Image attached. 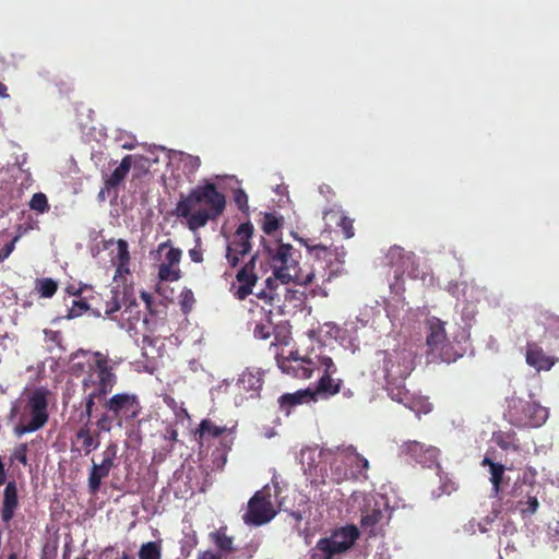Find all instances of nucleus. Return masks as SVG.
Instances as JSON below:
<instances>
[{
    "instance_id": "nucleus-42",
    "label": "nucleus",
    "mask_w": 559,
    "mask_h": 559,
    "mask_svg": "<svg viewBox=\"0 0 559 559\" xmlns=\"http://www.w3.org/2000/svg\"><path fill=\"white\" fill-rule=\"evenodd\" d=\"M314 361L317 364L316 366V369L317 368H323L324 369V372L323 374H333L336 372V367L332 360L331 357L329 356H316L314 358Z\"/></svg>"
},
{
    "instance_id": "nucleus-43",
    "label": "nucleus",
    "mask_w": 559,
    "mask_h": 559,
    "mask_svg": "<svg viewBox=\"0 0 559 559\" xmlns=\"http://www.w3.org/2000/svg\"><path fill=\"white\" fill-rule=\"evenodd\" d=\"M27 443H19L13 449V452L11 454V462L17 461L24 466L27 465Z\"/></svg>"
},
{
    "instance_id": "nucleus-40",
    "label": "nucleus",
    "mask_w": 559,
    "mask_h": 559,
    "mask_svg": "<svg viewBox=\"0 0 559 559\" xmlns=\"http://www.w3.org/2000/svg\"><path fill=\"white\" fill-rule=\"evenodd\" d=\"M90 306L84 299H74L72 301V306L69 308L68 313L66 314L67 319H74L82 316L84 312L88 310Z\"/></svg>"
},
{
    "instance_id": "nucleus-49",
    "label": "nucleus",
    "mask_w": 559,
    "mask_h": 559,
    "mask_svg": "<svg viewBox=\"0 0 559 559\" xmlns=\"http://www.w3.org/2000/svg\"><path fill=\"white\" fill-rule=\"evenodd\" d=\"M353 223H354V221L344 214V216L337 224V226H340L342 228V231H343L345 238H347V239L354 237V235H355Z\"/></svg>"
},
{
    "instance_id": "nucleus-45",
    "label": "nucleus",
    "mask_w": 559,
    "mask_h": 559,
    "mask_svg": "<svg viewBox=\"0 0 559 559\" xmlns=\"http://www.w3.org/2000/svg\"><path fill=\"white\" fill-rule=\"evenodd\" d=\"M123 307H124L123 314H127V313L129 314L127 317L128 321H132V320L138 321L140 319L139 304L134 299L129 300L128 298H126V305H123Z\"/></svg>"
},
{
    "instance_id": "nucleus-58",
    "label": "nucleus",
    "mask_w": 559,
    "mask_h": 559,
    "mask_svg": "<svg viewBox=\"0 0 559 559\" xmlns=\"http://www.w3.org/2000/svg\"><path fill=\"white\" fill-rule=\"evenodd\" d=\"M7 91H8L7 86L2 82H0V96L8 97L9 95H8Z\"/></svg>"
},
{
    "instance_id": "nucleus-48",
    "label": "nucleus",
    "mask_w": 559,
    "mask_h": 559,
    "mask_svg": "<svg viewBox=\"0 0 559 559\" xmlns=\"http://www.w3.org/2000/svg\"><path fill=\"white\" fill-rule=\"evenodd\" d=\"M344 214L345 213L340 209H329L323 212V219L328 226H330L331 223H335L337 225Z\"/></svg>"
},
{
    "instance_id": "nucleus-53",
    "label": "nucleus",
    "mask_w": 559,
    "mask_h": 559,
    "mask_svg": "<svg viewBox=\"0 0 559 559\" xmlns=\"http://www.w3.org/2000/svg\"><path fill=\"white\" fill-rule=\"evenodd\" d=\"M197 559H223V557L221 554H217V552H214L211 550H205V551H200L198 554Z\"/></svg>"
},
{
    "instance_id": "nucleus-59",
    "label": "nucleus",
    "mask_w": 559,
    "mask_h": 559,
    "mask_svg": "<svg viewBox=\"0 0 559 559\" xmlns=\"http://www.w3.org/2000/svg\"><path fill=\"white\" fill-rule=\"evenodd\" d=\"M491 464H497V463L493 462L491 459H489L487 456L481 462V465H484V466L488 465L489 466V471L491 469Z\"/></svg>"
},
{
    "instance_id": "nucleus-62",
    "label": "nucleus",
    "mask_w": 559,
    "mask_h": 559,
    "mask_svg": "<svg viewBox=\"0 0 559 559\" xmlns=\"http://www.w3.org/2000/svg\"><path fill=\"white\" fill-rule=\"evenodd\" d=\"M116 559H133V557H132L130 554H128V552L123 551V552L120 555V557H118V558H116Z\"/></svg>"
},
{
    "instance_id": "nucleus-6",
    "label": "nucleus",
    "mask_w": 559,
    "mask_h": 559,
    "mask_svg": "<svg viewBox=\"0 0 559 559\" xmlns=\"http://www.w3.org/2000/svg\"><path fill=\"white\" fill-rule=\"evenodd\" d=\"M504 418L518 428H536L547 420L548 409L534 401L511 396L508 399Z\"/></svg>"
},
{
    "instance_id": "nucleus-29",
    "label": "nucleus",
    "mask_w": 559,
    "mask_h": 559,
    "mask_svg": "<svg viewBox=\"0 0 559 559\" xmlns=\"http://www.w3.org/2000/svg\"><path fill=\"white\" fill-rule=\"evenodd\" d=\"M226 532V527H221L217 531L211 533V538L219 550L229 552L234 549V538L228 536Z\"/></svg>"
},
{
    "instance_id": "nucleus-52",
    "label": "nucleus",
    "mask_w": 559,
    "mask_h": 559,
    "mask_svg": "<svg viewBox=\"0 0 559 559\" xmlns=\"http://www.w3.org/2000/svg\"><path fill=\"white\" fill-rule=\"evenodd\" d=\"M189 257L195 263H201L203 261V251L200 245L189 250Z\"/></svg>"
},
{
    "instance_id": "nucleus-47",
    "label": "nucleus",
    "mask_w": 559,
    "mask_h": 559,
    "mask_svg": "<svg viewBox=\"0 0 559 559\" xmlns=\"http://www.w3.org/2000/svg\"><path fill=\"white\" fill-rule=\"evenodd\" d=\"M234 202L238 210L246 213L249 210L248 194L242 189H237L234 192Z\"/></svg>"
},
{
    "instance_id": "nucleus-7",
    "label": "nucleus",
    "mask_w": 559,
    "mask_h": 559,
    "mask_svg": "<svg viewBox=\"0 0 559 559\" xmlns=\"http://www.w3.org/2000/svg\"><path fill=\"white\" fill-rule=\"evenodd\" d=\"M103 407L111 412L114 418H117L118 427H122L124 423L133 421L142 411L139 396L129 392H120L106 397Z\"/></svg>"
},
{
    "instance_id": "nucleus-22",
    "label": "nucleus",
    "mask_w": 559,
    "mask_h": 559,
    "mask_svg": "<svg viewBox=\"0 0 559 559\" xmlns=\"http://www.w3.org/2000/svg\"><path fill=\"white\" fill-rule=\"evenodd\" d=\"M526 362L537 370H549L555 365V359L547 356L537 344L528 343Z\"/></svg>"
},
{
    "instance_id": "nucleus-54",
    "label": "nucleus",
    "mask_w": 559,
    "mask_h": 559,
    "mask_svg": "<svg viewBox=\"0 0 559 559\" xmlns=\"http://www.w3.org/2000/svg\"><path fill=\"white\" fill-rule=\"evenodd\" d=\"M88 362L90 361H87L86 364L85 362H80V361L79 362H73L71 365V372H72V374L78 377L81 372L85 371V367H87Z\"/></svg>"
},
{
    "instance_id": "nucleus-19",
    "label": "nucleus",
    "mask_w": 559,
    "mask_h": 559,
    "mask_svg": "<svg viewBox=\"0 0 559 559\" xmlns=\"http://www.w3.org/2000/svg\"><path fill=\"white\" fill-rule=\"evenodd\" d=\"M19 507L17 487L14 480L9 481L4 488L1 508V519L9 524Z\"/></svg>"
},
{
    "instance_id": "nucleus-9",
    "label": "nucleus",
    "mask_w": 559,
    "mask_h": 559,
    "mask_svg": "<svg viewBox=\"0 0 559 559\" xmlns=\"http://www.w3.org/2000/svg\"><path fill=\"white\" fill-rule=\"evenodd\" d=\"M444 322L432 317L427 320L428 333L426 343L431 353H438L445 362H453L462 357V354L455 352L447 337Z\"/></svg>"
},
{
    "instance_id": "nucleus-13",
    "label": "nucleus",
    "mask_w": 559,
    "mask_h": 559,
    "mask_svg": "<svg viewBox=\"0 0 559 559\" xmlns=\"http://www.w3.org/2000/svg\"><path fill=\"white\" fill-rule=\"evenodd\" d=\"M275 515L270 496L257 491L249 500L248 510L242 519L246 524L260 526L269 523Z\"/></svg>"
},
{
    "instance_id": "nucleus-56",
    "label": "nucleus",
    "mask_w": 559,
    "mask_h": 559,
    "mask_svg": "<svg viewBox=\"0 0 559 559\" xmlns=\"http://www.w3.org/2000/svg\"><path fill=\"white\" fill-rule=\"evenodd\" d=\"M294 358H302L297 352H292L288 357L283 358L281 361H287V365L294 364Z\"/></svg>"
},
{
    "instance_id": "nucleus-36",
    "label": "nucleus",
    "mask_w": 559,
    "mask_h": 559,
    "mask_svg": "<svg viewBox=\"0 0 559 559\" xmlns=\"http://www.w3.org/2000/svg\"><path fill=\"white\" fill-rule=\"evenodd\" d=\"M29 207L40 214L48 212L50 206L46 194L43 192L34 193L29 201Z\"/></svg>"
},
{
    "instance_id": "nucleus-64",
    "label": "nucleus",
    "mask_w": 559,
    "mask_h": 559,
    "mask_svg": "<svg viewBox=\"0 0 559 559\" xmlns=\"http://www.w3.org/2000/svg\"><path fill=\"white\" fill-rule=\"evenodd\" d=\"M78 356H79V353L74 354V355L72 356V360H74Z\"/></svg>"
},
{
    "instance_id": "nucleus-17",
    "label": "nucleus",
    "mask_w": 559,
    "mask_h": 559,
    "mask_svg": "<svg viewBox=\"0 0 559 559\" xmlns=\"http://www.w3.org/2000/svg\"><path fill=\"white\" fill-rule=\"evenodd\" d=\"M132 166V156L126 155L120 164L114 169L110 175H103L104 186L98 192V200L104 201L106 199V194L109 195L110 192L116 189L124 181ZM117 192H115V197Z\"/></svg>"
},
{
    "instance_id": "nucleus-57",
    "label": "nucleus",
    "mask_w": 559,
    "mask_h": 559,
    "mask_svg": "<svg viewBox=\"0 0 559 559\" xmlns=\"http://www.w3.org/2000/svg\"><path fill=\"white\" fill-rule=\"evenodd\" d=\"M0 559H19V552L11 548L7 557L4 558L2 555H0Z\"/></svg>"
},
{
    "instance_id": "nucleus-63",
    "label": "nucleus",
    "mask_w": 559,
    "mask_h": 559,
    "mask_svg": "<svg viewBox=\"0 0 559 559\" xmlns=\"http://www.w3.org/2000/svg\"><path fill=\"white\" fill-rule=\"evenodd\" d=\"M76 559H88L87 556H80V557H76Z\"/></svg>"
},
{
    "instance_id": "nucleus-50",
    "label": "nucleus",
    "mask_w": 559,
    "mask_h": 559,
    "mask_svg": "<svg viewBox=\"0 0 559 559\" xmlns=\"http://www.w3.org/2000/svg\"><path fill=\"white\" fill-rule=\"evenodd\" d=\"M515 433H508L506 437H497L496 442L502 450H518V445L513 443Z\"/></svg>"
},
{
    "instance_id": "nucleus-55",
    "label": "nucleus",
    "mask_w": 559,
    "mask_h": 559,
    "mask_svg": "<svg viewBox=\"0 0 559 559\" xmlns=\"http://www.w3.org/2000/svg\"><path fill=\"white\" fill-rule=\"evenodd\" d=\"M165 438L167 440H170V441H177V438H178V432L176 429L171 428L169 430H167V435L165 436Z\"/></svg>"
},
{
    "instance_id": "nucleus-8",
    "label": "nucleus",
    "mask_w": 559,
    "mask_h": 559,
    "mask_svg": "<svg viewBox=\"0 0 559 559\" xmlns=\"http://www.w3.org/2000/svg\"><path fill=\"white\" fill-rule=\"evenodd\" d=\"M391 514L392 511L386 503L368 500L361 510L360 527L370 537L382 536Z\"/></svg>"
},
{
    "instance_id": "nucleus-61",
    "label": "nucleus",
    "mask_w": 559,
    "mask_h": 559,
    "mask_svg": "<svg viewBox=\"0 0 559 559\" xmlns=\"http://www.w3.org/2000/svg\"><path fill=\"white\" fill-rule=\"evenodd\" d=\"M249 547H250V549H249V552H248V556H247V557H248V558H252L253 554H254V552L257 551V549H258V546H257V545H250Z\"/></svg>"
},
{
    "instance_id": "nucleus-35",
    "label": "nucleus",
    "mask_w": 559,
    "mask_h": 559,
    "mask_svg": "<svg viewBox=\"0 0 559 559\" xmlns=\"http://www.w3.org/2000/svg\"><path fill=\"white\" fill-rule=\"evenodd\" d=\"M282 224V218L277 217L274 213H265L262 219V230L266 235H272Z\"/></svg>"
},
{
    "instance_id": "nucleus-20",
    "label": "nucleus",
    "mask_w": 559,
    "mask_h": 559,
    "mask_svg": "<svg viewBox=\"0 0 559 559\" xmlns=\"http://www.w3.org/2000/svg\"><path fill=\"white\" fill-rule=\"evenodd\" d=\"M259 318L254 319L251 324H253L252 333L257 340H269L274 332V323L272 321V310H265L261 308L259 311Z\"/></svg>"
},
{
    "instance_id": "nucleus-51",
    "label": "nucleus",
    "mask_w": 559,
    "mask_h": 559,
    "mask_svg": "<svg viewBox=\"0 0 559 559\" xmlns=\"http://www.w3.org/2000/svg\"><path fill=\"white\" fill-rule=\"evenodd\" d=\"M20 236H15L10 242L5 243L4 247L0 250V263L3 262L14 250L15 242L19 240Z\"/></svg>"
},
{
    "instance_id": "nucleus-39",
    "label": "nucleus",
    "mask_w": 559,
    "mask_h": 559,
    "mask_svg": "<svg viewBox=\"0 0 559 559\" xmlns=\"http://www.w3.org/2000/svg\"><path fill=\"white\" fill-rule=\"evenodd\" d=\"M275 278L269 277L265 281L266 289H262L261 292L257 293V297L259 299H264L269 305H273L274 299L277 297V294L275 293Z\"/></svg>"
},
{
    "instance_id": "nucleus-28",
    "label": "nucleus",
    "mask_w": 559,
    "mask_h": 559,
    "mask_svg": "<svg viewBox=\"0 0 559 559\" xmlns=\"http://www.w3.org/2000/svg\"><path fill=\"white\" fill-rule=\"evenodd\" d=\"M35 290L41 298H51L58 290V283L50 277L37 278Z\"/></svg>"
},
{
    "instance_id": "nucleus-38",
    "label": "nucleus",
    "mask_w": 559,
    "mask_h": 559,
    "mask_svg": "<svg viewBox=\"0 0 559 559\" xmlns=\"http://www.w3.org/2000/svg\"><path fill=\"white\" fill-rule=\"evenodd\" d=\"M114 424L117 425V418H114V416L111 415V412L109 411H106L100 414V416L97 418L95 425L97 427V431L100 433V432H109L112 427H114Z\"/></svg>"
},
{
    "instance_id": "nucleus-4",
    "label": "nucleus",
    "mask_w": 559,
    "mask_h": 559,
    "mask_svg": "<svg viewBox=\"0 0 559 559\" xmlns=\"http://www.w3.org/2000/svg\"><path fill=\"white\" fill-rule=\"evenodd\" d=\"M117 374L109 360L97 353L96 359L87 364V369L81 381L82 401L79 406L74 405L73 408L93 412L96 401L105 400L117 384Z\"/></svg>"
},
{
    "instance_id": "nucleus-15",
    "label": "nucleus",
    "mask_w": 559,
    "mask_h": 559,
    "mask_svg": "<svg viewBox=\"0 0 559 559\" xmlns=\"http://www.w3.org/2000/svg\"><path fill=\"white\" fill-rule=\"evenodd\" d=\"M259 252L253 254L250 260L237 272L236 280L239 283L238 286L233 285V295L238 300H245L253 292V287L258 282V275L254 272L255 262L258 260Z\"/></svg>"
},
{
    "instance_id": "nucleus-41",
    "label": "nucleus",
    "mask_w": 559,
    "mask_h": 559,
    "mask_svg": "<svg viewBox=\"0 0 559 559\" xmlns=\"http://www.w3.org/2000/svg\"><path fill=\"white\" fill-rule=\"evenodd\" d=\"M44 335L46 343H50L60 350H66V347L63 345V335L61 331L45 329Z\"/></svg>"
},
{
    "instance_id": "nucleus-18",
    "label": "nucleus",
    "mask_w": 559,
    "mask_h": 559,
    "mask_svg": "<svg viewBox=\"0 0 559 559\" xmlns=\"http://www.w3.org/2000/svg\"><path fill=\"white\" fill-rule=\"evenodd\" d=\"M280 368L295 378L299 379H309L312 377V373L316 369V361L310 356H305V358H294V364L287 365V361H278Z\"/></svg>"
},
{
    "instance_id": "nucleus-3",
    "label": "nucleus",
    "mask_w": 559,
    "mask_h": 559,
    "mask_svg": "<svg viewBox=\"0 0 559 559\" xmlns=\"http://www.w3.org/2000/svg\"><path fill=\"white\" fill-rule=\"evenodd\" d=\"M414 353L411 349L403 347L385 352L383 361L385 389L389 396L409 409L415 408V399L406 389L404 381L414 370Z\"/></svg>"
},
{
    "instance_id": "nucleus-24",
    "label": "nucleus",
    "mask_w": 559,
    "mask_h": 559,
    "mask_svg": "<svg viewBox=\"0 0 559 559\" xmlns=\"http://www.w3.org/2000/svg\"><path fill=\"white\" fill-rule=\"evenodd\" d=\"M341 379L332 378V374H323L319 381L314 393V397L320 395L322 397H330L337 394L341 391L342 385Z\"/></svg>"
},
{
    "instance_id": "nucleus-12",
    "label": "nucleus",
    "mask_w": 559,
    "mask_h": 559,
    "mask_svg": "<svg viewBox=\"0 0 559 559\" xmlns=\"http://www.w3.org/2000/svg\"><path fill=\"white\" fill-rule=\"evenodd\" d=\"M92 415L93 412L74 408L69 418L70 423L81 426L75 432V439L82 442V450L85 455H88L100 444V433L98 431L93 432L91 429Z\"/></svg>"
},
{
    "instance_id": "nucleus-23",
    "label": "nucleus",
    "mask_w": 559,
    "mask_h": 559,
    "mask_svg": "<svg viewBox=\"0 0 559 559\" xmlns=\"http://www.w3.org/2000/svg\"><path fill=\"white\" fill-rule=\"evenodd\" d=\"M226 432H231V429L226 425H217L213 420L205 418L199 424L195 435L199 436L200 442H203L210 439L219 438Z\"/></svg>"
},
{
    "instance_id": "nucleus-34",
    "label": "nucleus",
    "mask_w": 559,
    "mask_h": 559,
    "mask_svg": "<svg viewBox=\"0 0 559 559\" xmlns=\"http://www.w3.org/2000/svg\"><path fill=\"white\" fill-rule=\"evenodd\" d=\"M181 277V271L174 265L162 263L158 266V278L162 282H176Z\"/></svg>"
},
{
    "instance_id": "nucleus-60",
    "label": "nucleus",
    "mask_w": 559,
    "mask_h": 559,
    "mask_svg": "<svg viewBox=\"0 0 559 559\" xmlns=\"http://www.w3.org/2000/svg\"><path fill=\"white\" fill-rule=\"evenodd\" d=\"M142 298L145 300L146 306H147V307H150V305H151V299H152L151 295H150V294H147V293H143V294H142Z\"/></svg>"
},
{
    "instance_id": "nucleus-37",
    "label": "nucleus",
    "mask_w": 559,
    "mask_h": 559,
    "mask_svg": "<svg viewBox=\"0 0 559 559\" xmlns=\"http://www.w3.org/2000/svg\"><path fill=\"white\" fill-rule=\"evenodd\" d=\"M520 512L523 516L533 515L539 508V502L536 496H526V500L519 501Z\"/></svg>"
},
{
    "instance_id": "nucleus-16",
    "label": "nucleus",
    "mask_w": 559,
    "mask_h": 559,
    "mask_svg": "<svg viewBox=\"0 0 559 559\" xmlns=\"http://www.w3.org/2000/svg\"><path fill=\"white\" fill-rule=\"evenodd\" d=\"M401 451L416 463L431 467L438 461L440 450L419 441H406L401 445Z\"/></svg>"
},
{
    "instance_id": "nucleus-30",
    "label": "nucleus",
    "mask_w": 559,
    "mask_h": 559,
    "mask_svg": "<svg viewBox=\"0 0 559 559\" xmlns=\"http://www.w3.org/2000/svg\"><path fill=\"white\" fill-rule=\"evenodd\" d=\"M179 160L182 166V171L188 178L194 176L201 166L200 157L188 153L181 152Z\"/></svg>"
},
{
    "instance_id": "nucleus-21",
    "label": "nucleus",
    "mask_w": 559,
    "mask_h": 559,
    "mask_svg": "<svg viewBox=\"0 0 559 559\" xmlns=\"http://www.w3.org/2000/svg\"><path fill=\"white\" fill-rule=\"evenodd\" d=\"M310 401H316V399L314 393L309 389L298 390L294 393H285L278 399L280 408L286 415L290 414L293 407Z\"/></svg>"
},
{
    "instance_id": "nucleus-11",
    "label": "nucleus",
    "mask_w": 559,
    "mask_h": 559,
    "mask_svg": "<svg viewBox=\"0 0 559 559\" xmlns=\"http://www.w3.org/2000/svg\"><path fill=\"white\" fill-rule=\"evenodd\" d=\"M27 405L32 418L27 424H19L15 426L14 432L19 437L40 429L48 420V403L44 391L36 390L33 392L28 399Z\"/></svg>"
},
{
    "instance_id": "nucleus-25",
    "label": "nucleus",
    "mask_w": 559,
    "mask_h": 559,
    "mask_svg": "<svg viewBox=\"0 0 559 559\" xmlns=\"http://www.w3.org/2000/svg\"><path fill=\"white\" fill-rule=\"evenodd\" d=\"M262 384L263 380L252 372H243L238 380V386L245 392H250L251 397L258 395Z\"/></svg>"
},
{
    "instance_id": "nucleus-1",
    "label": "nucleus",
    "mask_w": 559,
    "mask_h": 559,
    "mask_svg": "<svg viewBox=\"0 0 559 559\" xmlns=\"http://www.w3.org/2000/svg\"><path fill=\"white\" fill-rule=\"evenodd\" d=\"M295 238L307 248V259L312 262L310 266L299 265L300 253L292 245L283 242L271 245L262 238L263 253L270 260L275 280H280L283 284L289 282H296L299 285L316 283L320 286L342 273L347 254L343 246H324L312 243L309 239Z\"/></svg>"
},
{
    "instance_id": "nucleus-27",
    "label": "nucleus",
    "mask_w": 559,
    "mask_h": 559,
    "mask_svg": "<svg viewBox=\"0 0 559 559\" xmlns=\"http://www.w3.org/2000/svg\"><path fill=\"white\" fill-rule=\"evenodd\" d=\"M110 294V298L105 301L104 313L112 318L126 305V294L117 288H112Z\"/></svg>"
},
{
    "instance_id": "nucleus-31",
    "label": "nucleus",
    "mask_w": 559,
    "mask_h": 559,
    "mask_svg": "<svg viewBox=\"0 0 559 559\" xmlns=\"http://www.w3.org/2000/svg\"><path fill=\"white\" fill-rule=\"evenodd\" d=\"M504 471V465L491 464L489 480L492 485L491 491L493 497H499V493L501 492Z\"/></svg>"
},
{
    "instance_id": "nucleus-33",
    "label": "nucleus",
    "mask_w": 559,
    "mask_h": 559,
    "mask_svg": "<svg viewBox=\"0 0 559 559\" xmlns=\"http://www.w3.org/2000/svg\"><path fill=\"white\" fill-rule=\"evenodd\" d=\"M166 248H169V250L167 251V253L165 255L164 263L174 265V266L178 265L181 260L182 251L179 248H174L170 245V240L159 243L157 251L163 252Z\"/></svg>"
},
{
    "instance_id": "nucleus-10",
    "label": "nucleus",
    "mask_w": 559,
    "mask_h": 559,
    "mask_svg": "<svg viewBox=\"0 0 559 559\" xmlns=\"http://www.w3.org/2000/svg\"><path fill=\"white\" fill-rule=\"evenodd\" d=\"M254 234V227L251 222L240 224L231 235L227 248L226 260L230 267H237L240 260L250 253L252 249L251 239Z\"/></svg>"
},
{
    "instance_id": "nucleus-32",
    "label": "nucleus",
    "mask_w": 559,
    "mask_h": 559,
    "mask_svg": "<svg viewBox=\"0 0 559 559\" xmlns=\"http://www.w3.org/2000/svg\"><path fill=\"white\" fill-rule=\"evenodd\" d=\"M139 559H162V545L159 542H147L141 545L138 551Z\"/></svg>"
},
{
    "instance_id": "nucleus-14",
    "label": "nucleus",
    "mask_w": 559,
    "mask_h": 559,
    "mask_svg": "<svg viewBox=\"0 0 559 559\" xmlns=\"http://www.w3.org/2000/svg\"><path fill=\"white\" fill-rule=\"evenodd\" d=\"M118 445L110 442L103 452V460L100 463L93 461V466L90 471L87 478L88 491L95 495L99 491L102 480L108 477L110 471L115 467V460L117 457Z\"/></svg>"
},
{
    "instance_id": "nucleus-5",
    "label": "nucleus",
    "mask_w": 559,
    "mask_h": 559,
    "mask_svg": "<svg viewBox=\"0 0 559 559\" xmlns=\"http://www.w3.org/2000/svg\"><path fill=\"white\" fill-rule=\"evenodd\" d=\"M359 536L360 532L354 524L335 528L316 543L309 552L310 559H340L353 548Z\"/></svg>"
},
{
    "instance_id": "nucleus-26",
    "label": "nucleus",
    "mask_w": 559,
    "mask_h": 559,
    "mask_svg": "<svg viewBox=\"0 0 559 559\" xmlns=\"http://www.w3.org/2000/svg\"><path fill=\"white\" fill-rule=\"evenodd\" d=\"M117 255L115 258V263L117 264L118 273H128L129 272V263H130V253H129V245L124 239L117 240Z\"/></svg>"
},
{
    "instance_id": "nucleus-44",
    "label": "nucleus",
    "mask_w": 559,
    "mask_h": 559,
    "mask_svg": "<svg viewBox=\"0 0 559 559\" xmlns=\"http://www.w3.org/2000/svg\"><path fill=\"white\" fill-rule=\"evenodd\" d=\"M350 451L353 453L352 464H354L355 468L359 474L366 473L369 468L368 460L364 457L361 454L357 453L354 448H350Z\"/></svg>"
},
{
    "instance_id": "nucleus-46",
    "label": "nucleus",
    "mask_w": 559,
    "mask_h": 559,
    "mask_svg": "<svg viewBox=\"0 0 559 559\" xmlns=\"http://www.w3.org/2000/svg\"><path fill=\"white\" fill-rule=\"evenodd\" d=\"M439 478H440V487H439V492L437 493L438 497H440L441 495H450L451 492L455 491L456 490V484L450 479L447 475H441L439 474Z\"/></svg>"
},
{
    "instance_id": "nucleus-2",
    "label": "nucleus",
    "mask_w": 559,
    "mask_h": 559,
    "mask_svg": "<svg viewBox=\"0 0 559 559\" xmlns=\"http://www.w3.org/2000/svg\"><path fill=\"white\" fill-rule=\"evenodd\" d=\"M226 209V197L217 186L207 180L195 186L187 195H181L175 214L187 219L192 231L204 227L210 221H216Z\"/></svg>"
}]
</instances>
